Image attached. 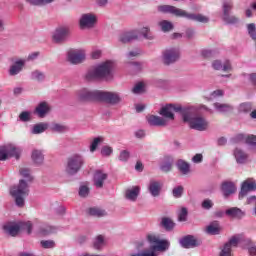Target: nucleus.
<instances>
[{
	"instance_id": "f257e3e1",
	"label": "nucleus",
	"mask_w": 256,
	"mask_h": 256,
	"mask_svg": "<svg viewBox=\"0 0 256 256\" xmlns=\"http://www.w3.org/2000/svg\"><path fill=\"white\" fill-rule=\"evenodd\" d=\"M174 113H180L184 123H188L190 129H194L195 131H207V128L209 127L207 119L198 116L197 108L193 106L183 108L181 105L167 104L159 111V114L162 115V117L170 119V121L175 119Z\"/></svg>"
},
{
	"instance_id": "f03ea898",
	"label": "nucleus",
	"mask_w": 256,
	"mask_h": 256,
	"mask_svg": "<svg viewBox=\"0 0 256 256\" xmlns=\"http://www.w3.org/2000/svg\"><path fill=\"white\" fill-rule=\"evenodd\" d=\"M19 173L23 179L10 188V195L15 200L17 207H25V198L29 197L30 192L29 185L33 183L34 178L29 168H20Z\"/></svg>"
},
{
	"instance_id": "7ed1b4c3",
	"label": "nucleus",
	"mask_w": 256,
	"mask_h": 256,
	"mask_svg": "<svg viewBox=\"0 0 256 256\" xmlns=\"http://www.w3.org/2000/svg\"><path fill=\"white\" fill-rule=\"evenodd\" d=\"M115 63L111 60L102 62L96 67L89 69L84 75L85 81H97V79H104L111 81L113 79V69Z\"/></svg>"
},
{
	"instance_id": "20e7f679",
	"label": "nucleus",
	"mask_w": 256,
	"mask_h": 256,
	"mask_svg": "<svg viewBox=\"0 0 256 256\" xmlns=\"http://www.w3.org/2000/svg\"><path fill=\"white\" fill-rule=\"evenodd\" d=\"M157 11L164 14L169 13L170 15H175V17H183L188 19V21H195L196 23H207L209 21V17L203 14L190 13L171 5H159Z\"/></svg>"
},
{
	"instance_id": "39448f33",
	"label": "nucleus",
	"mask_w": 256,
	"mask_h": 256,
	"mask_svg": "<svg viewBox=\"0 0 256 256\" xmlns=\"http://www.w3.org/2000/svg\"><path fill=\"white\" fill-rule=\"evenodd\" d=\"M85 165V158L79 154H74L67 159L65 165V173L70 177L77 175L81 168Z\"/></svg>"
},
{
	"instance_id": "423d86ee",
	"label": "nucleus",
	"mask_w": 256,
	"mask_h": 256,
	"mask_svg": "<svg viewBox=\"0 0 256 256\" xmlns=\"http://www.w3.org/2000/svg\"><path fill=\"white\" fill-rule=\"evenodd\" d=\"M3 229L7 235H10V237H17L21 229H25L28 235H31L33 231V223H31V221H27L20 222L18 224H6L3 226Z\"/></svg>"
},
{
	"instance_id": "0eeeda50",
	"label": "nucleus",
	"mask_w": 256,
	"mask_h": 256,
	"mask_svg": "<svg viewBox=\"0 0 256 256\" xmlns=\"http://www.w3.org/2000/svg\"><path fill=\"white\" fill-rule=\"evenodd\" d=\"M100 90H91L89 88H81L76 92V99L80 103H93L99 101Z\"/></svg>"
},
{
	"instance_id": "6e6552de",
	"label": "nucleus",
	"mask_w": 256,
	"mask_h": 256,
	"mask_svg": "<svg viewBox=\"0 0 256 256\" xmlns=\"http://www.w3.org/2000/svg\"><path fill=\"white\" fill-rule=\"evenodd\" d=\"M22 150L17 147L15 144H7L0 147V161H7L9 157H15L19 159L21 157Z\"/></svg>"
},
{
	"instance_id": "1a4fd4ad",
	"label": "nucleus",
	"mask_w": 256,
	"mask_h": 256,
	"mask_svg": "<svg viewBox=\"0 0 256 256\" xmlns=\"http://www.w3.org/2000/svg\"><path fill=\"white\" fill-rule=\"evenodd\" d=\"M98 101L108 103V105H119L123 101V97L119 92L100 90Z\"/></svg>"
},
{
	"instance_id": "9d476101",
	"label": "nucleus",
	"mask_w": 256,
	"mask_h": 256,
	"mask_svg": "<svg viewBox=\"0 0 256 256\" xmlns=\"http://www.w3.org/2000/svg\"><path fill=\"white\" fill-rule=\"evenodd\" d=\"M69 37H71V29L67 26H61L55 29L52 35V41L58 45H63V43L69 41Z\"/></svg>"
},
{
	"instance_id": "9b49d317",
	"label": "nucleus",
	"mask_w": 256,
	"mask_h": 256,
	"mask_svg": "<svg viewBox=\"0 0 256 256\" xmlns=\"http://www.w3.org/2000/svg\"><path fill=\"white\" fill-rule=\"evenodd\" d=\"M181 57V52L179 48H168L162 53V63L165 65H173V63H177Z\"/></svg>"
},
{
	"instance_id": "f8f14e48",
	"label": "nucleus",
	"mask_w": 256,
	"mask_h": 256,
	"mask_svg": "<svg viewBox=\"0 0 256 256\" xmlns=\"http://www.w3.org/2000/svg\"><path fill=\"white\" fill-rule=\"evenodd\" d=\"M97 25V16L93 13L82 14L79 19L80 29H93Z\"/></svg>"
},
{
	"instance_id": "ddd939ff",
	"label": "nucleus",
	"mask_w": 256,
	"mask_h": 256,
	"mask_svg": "<svg viewBox=\"0 0 256 256\" xmlns=\"http://www.w3.org/2000/svg\"><path fill=\"white\" fill-rule=\"evenodd\" d=\"M67 59L71 65H79L86 59L85 51L79 49H71L67 53Z\"/></svg>"
},
{
	"instance_id": "4468645a",
	"label": "nucleus",
	"mask_w": 256,
	"mask_h": 256,
	"mask_svg": "<svg viewBox=\"0 0 256 256\" xmlns=\"http://www.w3.org/2000/svg\"><path fill=\"white\" fill-rule=\"evenodd\" d=\"M107 173L103 172V170H96L94 173V187L96 189H103V185H105V181H107Z\"/></svg>"
},
{
	"instance_id": "2eb2a0df",
	"label": "nucleus",
	"mask_w": 256,
	"mask_h": 256,
	"mask_svg": "<svg viewBox=\"0 0 256 256\" xmlns=\"http://www.w3.org/2000/svg\"><path fill=\"white\" fill-rule=\"evenodd\" d=\"M249 191H256V183L253 179H247L242 183L241 191L239 193V199H243V197H246Z\"/></svg>"
},
{
	"instance_id": "dca6fc26",
	"label": "nucleus",
	"mask_w": 256,
	"mask_h": 256,
	"mask_svg": "<svg viewBox=\"0 0 256 256\" xmlns=\"http://www.w3.org/2000/svg\"><path fill=\"white\" fill-rule=\"evenodd\" d=\"M163 189V183L158 180H150L148 184V191L152 197H159L161 190Z\"/></svg>"
},
{
	"instance_id": "f3484780",
	"label": "nucleus",
	"mask_w": 256,
	"mask_h": 256,
	"mask_svg": "<svg viewBox=\"0 0 256 256\" xmlns=\"http://www.w3.org/2000/svg\"><path fill=\"white\" fill-rule=\"evenodd\" d=\"M239 244V239L237 237H232L228 242H226L219 254V256H232L231 248L237 247Z\"/></svg>"
},
{
	"instance_id": "a211bd4d",
	"label": "nucleus",
	"mask_w": 256,
	"mask_h": 256,
	"mask_svg": "<svg viewBox=\"0 0 256 256\" xmlns=\"http://www.w3.org/2000/svg\"><path fill=\"white\" fill-rule=\"evenodd\" d=\"M180 245L184 249H193L195 247H199V241L195 239V236L187 235L180 239Z\"/></svg>"
},
{
	"instance_id": "6ab92c4d",
	"label": "nucleus",
	"mask_w": 256,
	"mask_h": 256,
	"mask_svg": "<svg viewBox=\"0 0 256 256\" xmlns=\"http://www.w3.org/2000/svg\"><path fill=\"white\" fill-rule=\"evenodd\" d=\"M139 39V31L132 30L129 32H124L119 36L120 43L126 44L131 43V41H137Z\"/></svg>"
},
{
	"instance_id": "aec40b11",
	"label": "nucleus",
	"mask_w": 256,
	"mask_h": 256,
	"mask_svg": "<svg viewBox=\"0 0 256 256\" xmlns=\"http://www.w3.org/2000/svg\"><path fill=\"white\" fill-rule=\"evenodd\" d=\"M35 113L36 115H38V117H40L41 119H43V117L49 115V113H51V106L49 105V103L47 102H40L37 107L35 108Z\"/></svg>"
},
{
	"instance_id": "412c9836",
	"label": "nucleus",
	"mask_w": 256,
	"mask_h": 256,
	"mask_svg": "<svg viewBox=\"0 0 256 256\" xmlns=\"http://www.w3.org/2000/svg\"><path fill=\"white\" fill-rule=\"evenodd\" d=\"M221 191L224 197H229L230 195H233L237 191V186H235V183L233 182L226 181L222 183Z\"/></svg>"
},
{
	"instance_id": "4be33fe9",
	"label": "nucleus",
	"mask_w": 256,
	"mask_h": 256,
	"mask_svg": "<svg viewBox=\"0 0 256 256\" xmlns=\"http://www.w3.org/2000/svg\"><path fill=\"white\" fill-rule=\"evenodd\" d=\"M212 67L215 71H231V62L229 60H225L221 62V60H214L212 62Z\"/></svg>"
},
{
	"instance_id": "5701e85b",
	"label": "nucleus",
	"mask_w": 256,
	"mask_h": 256,
	"mask_svg": "<svg viewBox=\"0 0 256 256\" xmlns=\"http://www.w3.org/2000/svg\"><path fill=\"white\" fill-rule=\"evenodd\" d=\"M23 67H25V60H17L8 71L10 77H15V75H19L21 71H23Z\"/></svg>"
},
{
	"instance_id": "b1692460",
	"label": "nucleus",
	"mask_w": 256,
	"mask_h": 256,
	"mask_svg": "<svg viewBox=\"0 0 256 256\" xmlns=\"http://www.w3.org/2000/svg\"><path fill=\"white\" fill-rule=\"evenodd\" d=\"M140 193H141V187L133 186L132 188L126 190L125 198L128 201L135 202V201H137V197H139Z\"/></svg>"
},
{
	"instance_id": "393cba45",
	"label": "nucleus",
	"mask_w": 256,
	"mask_h": 256,
	"mask_svg": "<svg viewBox=\"0 0 256 256\" xmlns=\"http://www.w3.org/2000/svg\"><path fill=\"white\" fill-rule=\"evenodd\" d=\"M147 121L152 127H165L167 125V120L161 116L151 115L147 118Z\"/></svg>"
},
{
	"instance_id": "a878e982",
	"label": "nucleus",
	"mask_w": 256,
	"mask_h": 256,
	"mask_svg": "<svg viewBox=\"0 0 256 256\" xmlns=\"http://www.w3.org/2000/svg\"><path fill=\"white\" fill-rule=\"evenodd\" d=\"M225 214L231 219H243V217H245V212H243V210L238 207H232L227 209L225 211Z\"/></svg>"
},
{
	"instance_id": "bb28decb",
	"label": "nucleus",
	"mask_w": 256,
	"mask_h": 256,
	"mask_svg": "<svg viewBox=\"0 0 256 256\" xmlns=\"http://www.w3.org/2000/svg\"><path fill=\"white\" fill-rule=\"evenodd\" d=\"M234 157L239 165H245L247 159H249V154L245 153V151L240 148H236L234 150Z\"/></svg>"
},
{
	"instance_id": "cd10ccee",
	"label": "nucleus",
	"mask_w": 256,
	"mask_h": 256,
	"mask_svg": "<svg viewBox=\"0 0 256 256\" xmlns=\"http://www.w3.org/2000/svg\"><path fill=\"white\" fill-rule=\"evenodd\" d=\"M176 167L181 175H189L191 173V164L183 159L177 161Z\"/></svg>"
},
{
	"instance_id": "c85d7f7f",
	"label": "nucleus",
	"mask_w": 256,
	"mask_h": 256,
	"mask_svg": "<svg viewBox=\"0 0 256 256\" xmlns=\"http://www.w3.org/2000/svg\"><path fill=\"white\" fill-rule=\"evenodd\" d=\"M170 243L167 240H158V243L150 246V253H155V251H167L170 247Z\"/></svg>"
},
{
	"instance_id": "c756f323",
	"label": "nucleus",
	"mask_w": 256,
	"mask_h": 256,
	"mask_svg": "<svg viewBox=\"0 0 256 256\" xmlns=\"http://www.w3.org/2000/svg\"><path fill=\"white\" fill-rule=\"evenodd\" d=\"M31 159L35 165L40 166L43 165L45 161V155L42 150L34 149L31 154Z\"/></svg>"
},
{
	"instance_id": "7c9ffc66",
	"label": "nucleus",
	"mask_w": 256,
	"mask_h": 256,
	"mask_svg": "<svg viewBox=\"0 0 256 256\" xmlns=\"http://www.w3.org/2000/svg\"><path fill=\"white\" fill-rule=\"evenodd\" d=\"M174 159L173 156H164L163 162L160 166L163 173H169L173 167Z\"/></svg>"
},
{
	"instance_id": "2f4dec72",
	"label": "nucleus",
	"mask_w": 256,
	"mask_h": 256,
	"mask_svg": "<svg viewBox=\"0 0 256 256\" xmlns=\"http://www.w3.org/2000/svg\"><path fill=\"white\" fill-rule=\"evenodd\" d=\"M214 109H216L218 113H231L235 107L231 104L216 102L214 103Z\"/></svg>"
},
{
	"instance_id": "473e14b6",
	"label": "nucleus",
	"mask_w": 256,
	"mask_h": 256,
	"mask_svg": "<svg viewBox=\"0 0 256 256\" xmlns=\"http://www.w3.org/2000/svg\"><path fill=\"white\" fill-rule=\"evenodd\" d=\"M47 129H49V123L40 122L32 127L31 133L32 135H41V133H45Z\"/></svg>"
},
{
	"instance_id": "72a5a7b5",
	"label": "nucleus",
	"mask_w": 256,
	"mask_h": 256,
	"mask_svg": "<svg viewBox=\"0 0 256 256\" xmlns=\"http://www.w3.org/2000/svg\"><path fill=\"white\" fill-rule=\"evenodd\" d=\"M160 226L163 227L165 231L171 232L175 229V222L169 217H162Z\"/></svg>"
},
{
	"instance_id": "f704fd0d",
	"label": "nucleus",
	"mask_w": 256,
	"mask_h": 256,
	"mask_svg": "<svg viewBox=\"0 0 256 256\" xmlns=\"http://www.w3.org/2000/svg\"><path fill=\"white\" fill-rule=\"evenodd\" d=\"M206 233L208 235H219L221 233V226L218 221L212 222L210 225L206 227Z\"/></svg>"
},
{
	"instance_id": "c9c22d12",
	"label": "nucleus",
	"mask_w": 256,
	"mask_h": 256,
	"mask_svg": "<svg viewBox=\"0 0 256 256\" xmlns=\"http://www.w3.org/2000/svg\"><path fill=\"white\" fill-rule=\"evenodd\" d=\"M50 131H52V133H67V131H69V127L59 123H52Z\"/></svg>"
},
{
	"instance_id": "e433bc0d",
	"label": "nucleus",
	"mask_w": 256,
	"mask_h": 256,
	"mask_svg": "<svg viewBox=\"0 0 256 256\" xmlns=\"http://www.w3.org/2000/svg\"><path fill=\"white\" fill-rule=\"evenodd\" d=\"M140 34L142 35L143 39H146V41H154L155 39V34L151 32V28L149 27H143L140 30Z\"/></svg>"
},
{
	"instance_id": "4c0bfd02",
	"label": "nucleus",
	"mask_w": 256,
	"mask_h": 256,
	"mask_svg": "<svg viewBox=\"0 0 256 256\" xmlns=\"http://www.w3.org/2000/svg\"><path fill=\"white\" fill-rule=\"evenodd\" d=\"M57 231L55 227L49 225H42L39 229V235L42 237H47V235H51Z\"/></svg>"
},
{
	"instance_id": "58836bf2",
	"label": "nucleus",
	"mask_w": 256,
	"mask_h": 256,
	"mask_svg": "<svg viewBox=\"0 0 256 256\" xmlns=\"http://www.w3.org/2000/svg\"><path fill=\"white\" fill-rule=\"evenodd\" d=\"M94 249H103L105 247V237L103 235H98L93 240Z\"/></svg>"
},
{
	"instance_id": "ea45409f",
	"label": "nucleus",
	"mask_w": 256,
	"mask_h": 256,
	"mask_svg": "<svg viewBox=\"0 0 256 256\" xmlns=\"http://www.w3.org/2000/svg\"><path fill=\"white\" fill-rule=\"evenodd\" d=\"M222 10L223 16L231 14V11H233V0H224Z\"/></svg>"
},
{
	"instance_id": "a19ab883",
	"label": "nucleus",
	"mask_w": 256,
	"mask_h": 256,
	"mask_svg": "<svg viewBox=\"0 0 256 256\" xmlns=\"http://www.w3.org/2000/svg\"><path fill=\"white\" fill-rule=\"evenodd\" d=\"M222 19L226 25H237L239 23V18L231 14L223 16Z\"/></svg>"
},
{
	"instance_id": "79ce46f5",
	"label": "nucleus",
	"mask_w": 256,
	"mask_h": 256,
	"mask_svg": "<svg viewBox=\"0 0 256 256\" xmlns=\"http://www.w3.org/2000/svg\"><path fill=\"white\" fill-rule=\"evenodd\" d=\"M88 213L92 217H105V215H107V212L105 210L97 207L90 208Z\"/></svg>"
},
{
	"instance_id": "37998d69",
	"label": "nucleus",
	"mask_w": 256,
	"mask_h": 256,
	"mask_svg": "<svg viewBox=\"0 0 256 256\" xmlns=\"http://www.w3.org/2000/svg\"><path fill=\"white\" fill-rule=\"evenodd\" d=\"M103 141H105V139L102 136L94 138L90 145L91 153H95V151H97V147H99L100 143H103Z\"/></svg>"
},
{
	"instance_id": "c03bdc74",
	"label": "nucleus",
	"mask_w": 256,
	"mask_h": 256,
	"mask_svg": "<svg viewBox=\"0 0 256 256\" xmlns=\"http://www.w3.org/2000/svg\"><path fill=\"white\" fill-rule=\"evenodd\" d=\"M31 79L32 81H38V83H41L45 79V73L35 70L31 73Z\"/></svg>"
},
{
	"instance_id": "a18cd8bd",
	"label": "nucleus",
	"mask_w": 256,
	"mask_h": 256,
	"mask_svg": "<svg viewBox=\"0 0 256 256\" xmlns=\"http://www.w3.org/2000/svg\"><path fill=\"white\" fill-rule=\"evenodd\" d=\"M159 27L164 33H167L171 30H173V23L167 20H162L159 22Z\"/></svg>"
},
{
	"instance_id": "49530a36",
	"label": "nucleus",
	"mask_w": 256,
	"mask_h": 256,
	"mask_svg": "<svg viewBox=\"0 0 256 256\" xmlns=\"http://www.w3.org/2000/svg\"><path fill=\"white\" fill-rule=\"evenodd\" d=\"M188 216H189V210H187L186 207H182L178 211V221H180V223H184L185 221H187Z\"/></svg>"
},
{
	"instance_id": "de8ad7c7",
	"label": "nucleus",
	"mask_w": 256,
	"mask_h": 256,
	"mask_svg": "<svg viewBox=\"0 0 256 256\" xmlns=\"http://www.w3.org/2000/svg\"><path fill=\"white\" fill-rule=\"evenodd\" d=\"M253 106L251 103H242L238 107L239 113H251Z\"/></svg>"
},
{
	"instance_id": "09e8293b",
	"label": "nucleus",
	"mask_w": 256,
	"mask_h": 256,
	"mask_svg": "<svg viewBox=\"0 0 256 256\" xmlns=\"http://www.w3.org/2000/svg\"><path fill=\"white\" fill-rule=\"evenodd\" d=\"M143 91H145V84L143 82L137 83L132 89V93L135 95H139V93H143Z\"/></svg>"
},
{
	"instance_id": "8fccbe9b",
	"label": "nucleus",
	"mask_w": 256,
	"mask_h": 256,
	"mask_svg": "<svg viewBox=\"0 0 256 256\" xmlns=\"http://www.w3.org/2000/svg\"><path fill=\"white\" fill-rule=\"evenodd\" d=\"M129 256H157V253L149 250H142L140 252L131 253Z\"/></svg>"
},
{
	"instance_id": "3c124183",
	"label": "nucleus",
	"mask_w": 256,
	"mask_h": 256,
	"mask_svg": "<svg viewBox=\"0 0 256 256\" xmlns=\"http://www.w3.org/2000/svg\"><path fill=\"white\" fill-rule=\"evenodd\" d=\"M213 205H215V204L213 203V200H211V199H205L201 203L202 209H205L206 211L213 209Z\"/></svg>"
},
{
	"instance_id": "603ef678",
	"label": "nucleus",
	"mask_w": 256,
	"mask_h": 256,
	"mask_svg": "<svg viewBox=\"0 0 256 256\" xmlns=\"http://www.w3.org/2000/svg\"><path fill=\"white\" fill-rule=\"evenodd\" d=\"M41 247H43V249H53V247H55V241L53 240H42L40 242Z\"/></svg>"
},
{
	"instance_id": "864d4df0",
	"label": "nucleus",
	"mask_w": 256,
	"mask_h": 256,
	"mask_svg": "<svg viewBox=\"0 0 256 256\" xmlns=\"http://www.w3.org/2000/svg\"><path fill=\"white\" fill-rule=\"evenodd\" d=\"M184 188L183 186H177L172 190V195L176 199H179V197H182Z\"/></svg>"
},
{
	"instance_id": "5fc2aeb1",
	"label": "nucleus",
	"mask_w": 256,
	"mask_h": 256,
	"mask_svg": "<svg viewBox=\"0 0 256 256\" xmlns=\"http://www.w3.org/2000/svg\"><path fill=\"white\" fill-rule=\"evenodd\" d=\"M19 119H20V121H22L23 123H27V121H31V112H29V111H23V112L19 115Z\"/></svg>"
},
{
	"instance_id": "6e6d98bb",
	"label": "nucleus",
	"mask_w": 256,
	"mask_h": 256,
	"mask_svg": "<svg viewBox=\"0 0 256 256\" xmlns=\"http://www.w3.org/2000/svg\"><path fill=\"white\" fill-rule=\"evenodd\" d=\"M89 187H87L86 185H81L79 188V195L80 197H89Z\"/></svg>"
},
{
	"instance_id": "4d7b16f0",
	"label": "nucleus",
	"mask_w": 256,
	"mask_h": 256,
	"mask_svg": "<svg viewBox=\"0 0 256 256\" xmlns=\"http://www.w3.org/2000/svg\"><path fill=\"white\" fill-rule=\"evenodd\" d=\"M201 55L204 57V59H211V57L215 55V51L211 49H204L201 51Z\"/></svg>"
},
{
	"instance_id": "13d9d810",
	"label": "nucleus",
	"mask_w": 256,
	"mask_h": 256,
	"mask_svg": "<svg viewBox=\"0 0 256 256\" xmlns=\"http://www.w3.org/2000/svg\"><path fill=\"white\" fill-rule=\"evenodd\" d=\"M245 143L250 147H256V136L255 135L247 136V138L245 139Z\"/></svg>"
},
{
	"instance_id": "bf43d9fd",
	"label": "nucleus",
	"mask_w": 256,
	"mask_h": 256,
	"mask_svg": "<svg viewBox=\"0 0 256 256\" xmlns=\"http://www.w3.org/2000/svg\"><path fill=\"white\" fill-rule=\"evenodd\" d=\"M129 157H130L129 151L123 150L120 152L119 161L127 162L129 161Z\"/></svg>"
},
{
	"instance_id": "052dcab7",
	"label": "nucleus",
	"mask_w": 256,
	"mask_h": 256,
	"mask_svg": "<svg viewBox=\"0 0 256 256\" xmlns=\"http://www.w3.org/2000/svg\"><path fill=\"white\" fill-rule=\"evenodd\" d=\"M112 153H113V148L109 146H104L101 149V155H103V157H109V155H111Z\"/></svg>"
},
{
	"instance_id": "680f3d73",
	"label": "nucleus",
	"mask_w": 256,
	"mask_h": 256,
	"mask_svg": "<svg viewBox=\"0 0 256 256\" xmlns=\"http://www.w3.org/2000/svg\"><path fill=\"white\" fill-rule=\"evenodd\" d=\"M147 241L150 243V245H157V243L160 241L159 237L155 236V235H151L149 234L147 236Z\"/></svg>"
},
{
	"instance_id": "e2e57ef3",
	"label": "nucleus",
	"mask_w": 256,
	"mask_h": 256,
	"mask_svg": "<svg viewBox=\"0 0 256 256\" xmlns=\"http://www.w3.org/2000/svg\"><path fill=\"white\" fill-rule=\"evenodd\" d=\"M29 5H34V6H43L47 5V2L45 0H26Z\"/></svg>"
},
{
	"instance_id": "0e129e2a",
	"label": "nucleus",
	"mask_w": 256,
	"mask_h": 256,
	"mask_svg": "<svg viewBox=\"0 0 256 256\" xmlns=\"http://www.w3.org/2000/svg\"><path fill=\"white\" fill-rule=\"evenodd\" d=\"M185 35L187 39H193L195 37V30L194 28H187L185 30Z\"/></svg>"
},
{
	"instance_id": "69168bd1",
	"label": "nucleus",
	"mask_w": 256,
	"mask_h": 256,
	"mask_svg": "<svg viewBox=\"0 0 256 256\" xmlns=\"http://www.w3.org/2000/svg\"><path fill=\"white\" fill-rule=\"evenodd\" d=\"M130 65L134 71H141V69H143V63L141 62H132Z\"/></svg>"
},
{
	"instance_id": "338daca9",
	"label": "nucleus",
	"mask_w": 256,
	"mask_h": 256,
	"mask_svg": "<svg viewBox=\"0 0 256 256\" xmlns=\"http://www.w3.org/2000/svg\"><path fill=\"white\" fill-rule=\"evenodd\" d=\"M242 141H245V135L238 134L234 138H232V142L234 143H241Z\"/></svg>"
},
{
	"instance_id": "774afa93",
	"label": "nucleus",
	"mask_w": 256,
	"mask_h": 256,
	"mask_svg": "<svg viewBox=\"0 0 256 256\" xmlns=\"http://www.w3.org/2000/svg\"><path fill=\"white\" fill-rule=\"evenodd\" d=\"M193 163H202L203 162V154H196L192 157Z\"/></svg>"
}]
</instances>
